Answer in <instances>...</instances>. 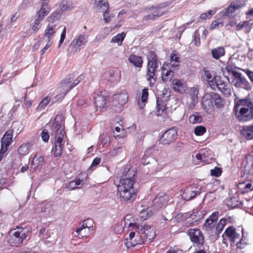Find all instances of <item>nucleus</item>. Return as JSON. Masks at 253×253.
Wrapping results in <instances>:
<instances>
[{
	"label": "nucleus",
	"mask_w": 253,
	"mask_h": 253,
	"mask_svg": "<svg viewBox=\"0 0 253 253\" xmlns=\"http://www.w3.org/2000/svg\"><path fill=\"white\" fill-rule=\"evenodd\" d=\"M86 179L85 178L80 177H76L74 180L71 181L66 186V188L69 190H73L76 188H80L84 184Z\"/></svg>",
	"instance_id": "obj_26"
},
{
	"label": "nucleus",
	"mask_w": 253,
	"mask_h": 253,
	"mask_svg": "<svg viewBox=\"0 0 253 253\" xmlns=\"http://www.w3.org/2000/svg\"><path fill=\"white\" fill-rule=\"evenodd\" d=\"M42 20L36 18L31 24V30L33 33H36L42 27Z\"/></svg>",
	"instance_id": "obj_47"
},
{
	"label": "nucleus",
	"mask_w": 253,
	"mask_h": 253,
	"mask_svg": "<svg viewBox=\"0 0 253 253\" xmlns=\"http://www.w3.org/2000/svg\"><path fill=\"white\" fill-rule=\"evenodd\" d=\"M128 227L141 231L144 234L146 238L150 241L152 240L156 237L155 230L150 225H140L137 223H130Z\"/></svg>",
	"instance_id": "obj_10"
},
{
	"label": "nucleus",
	"mask_w": 253,
	"mask_h": 253,
	"mask_svg": "<svg viewBox=\"0 0 253 253\" xmlns=\"http://www.w3.org/2000/svg\"><path fill=\"white\" fill-rule=\"evenodd\" d=\"M94 101L97 109L104 108L108 101V97L105 91H97L94 93Z\"/></svg>",
	"instance_id": "obj_13"
},
{
	"label": "nucleus",
	"mask_w": 253,
	"mask_h": 253,
	"mask_svg": "<svg viewBox=\"0 0 253 253\" xmlns=\"http://www.w3.org/2000/svg\"><path fill=\"white\" fill-rule=\"evenodd\" d=\"M246 160L248 163H252L253 165V147L252 152L246 156Z\"/></svg>",
	"instance_id": "obj_64"
},
{
	"label": "nucleus",
	"mask_w": 253,
	"mask_h": 253,
	"mask_svg": "<svg viewBox=\"0 0 253 253\" xmlns=\"http://www.w3.org/2000/svg\"><path fill=\"white\" fill-rule=\"evenodd\" d=\"M170 96V92L169 90L166 91L165 93L160 94L157 99V110L156 114L158 116H162L166 114L167 103L168 98Z\"/></svg>",
	"instance_id": "obj_8"
},
{
	"label": "nucleus",
	"mask_w": 253,
	"mask_h": 253,
	"mask_svg": "<svg viewBox=\"0 0 253 253\" xmlns=\"http://www.w3.org/2000/svg\"><path fill=\"white\" fill-rule=\"evenodd\" d=\"M165 204V199L163 197H156L153 201V206L156 210L161 209Z\"/></svg>",
	"instance_id": "obj_41"
},
{
	"label": "nucleus",
	"mask_w": 253,
	"mask_h": 253,
	"mask_svg": "<svg viewBox=\"0 0 253 253\" xmlns=\"http://www.w3.org/2000/svg\"><path fill=\"white\" fill-rule=\"evenodd\" d=\"M88 42V36L80 34L76 36L70 43L68 51L75 53L83 49Z\"/></svg>",
	"instance_id": "obj_6"
},
{
	"label": "nucleus",
	"mask_w": 253,
	"mask_h": 253,
	"mask_svg": "<svg viewBox=\"0 0 253 253\" xmlns=\"http://www.w3.org/2000/svg\"><path fill=\"white\" fill-rule=\"evenodd\" d=\"M238 69L243 71L244 73H245L250 81L253 84V71H252L248 69Z\"/></svg>",
	"instance_id": "obj_56"
},
{
	"label": "nucleus",
	"mask_w": 253,
	"mask_h": 253,
	"mask_svg": "<svg viewBox=\"0 0 253 253\" xmlns=\"http://www.w3.org/2000/svg\"><path fill=\"white\" fill-rule=\"evenodd\" d=\"M148 91L147 88H144L142 91L141 95V102L142 103H145L148 97Z\"/></svg>",
	"instance_id": "obj_58"
},
{
	"label": "nucleus",
	"mask_w": 253,
	"mask_h": 253,
	"mask_svg": "<svg viewBox=\"0 0 253 253\" xmlns=\"http://www.w3.org/2000/svg\"><path fill=\"white\" fill-rule=\"evenodd\" d=\"M97 7L99 9L102 8V10L108 11L109 8V3L105 0H100L97 4Z\"/></svg>",
	"instance_id": "obj_52"
},
{
	"label": "nucleus",
	"mask_w": 253,
	"mask_h": 253,
	"mask_svg": "<svg viewBox=\"0 0 253 253\" xmlns=\"http://www.w3.org/2000/svg\"><path fill=\"white\" fill-rule=\"evenodd\" d=\"M212 103L209 93L206 94L203 98L202 104L203 109L207 113L210 114L212 111Z\"/></svg>",
	"instance_id": "obj_23"
},
{
	"label": "nucleus",
	"mask_w": 253,
	"mask_h": 253,
	"mask_svg": "<svg viewBox=\"0 0 253 253\" xmlns=\"http://www.w3.org/2000/svg\"><path fill=\"white\" fill-rule=\"evenodd\" d=\"M223 26V21L220 19H217L215 20L212 22L211 23L209 29L210 30H213L216 28H217L219 26L222 27Z\"/></svg>",
	"instance_id": "obj_51"
},
{
	"label": "nucleus",
	"mask_w": 253,
	"mask_h": 253,
	"mask_svg": "<svg viewBox=\"0 0 253 253\" xmlns=\"http://www.w3.org/2000/svg\"><path fill=\"white\" fill-rule=\"evenodd\" d=\"M189 121L191 124L200 123L202 121V117L197 112H195L189 117Z\"/></svg>",
	"instance_id": "obj_48"
},
{
	"label": "nucleus",
	"mask_w": 253,
	"mask_h": 253,
	"mask_svg": "<svg viewBox=\"0 0 253 253\" xmlns=\"http://www.w3.org/2000/svg\"><path fill=\"white\" fill-rule=\"evenodd\" d=\"M168 64L164 63L162 68V78L165 82L170 81L173 77V73L170 69H167Z\"/></svg>",
	"instance_id": "obj_27"
},
{
	"label": "nucleus",
	"mask_w": 253,
	"mask_h": 253,
	"mask_svg": "<svg viewBox=\"0 0 253 253\" xmlns=\"http://www.w3.org/2000/svg\"><path fill=\"white\" fill-rule=\"evenodd\" d=\"M128 61L136 67L141 68L142 67L143 60L140 56L131 54L128 57Z\"/></svg>",
	"instance_id": "obj_37"
},
{
	"label": "nucleus",
	"mask_w": 253,
	"mask_h": 253,
	"mask_svg": "<svg viewBox=\"0 0 253 253\" xmlns=\"http://www.w3.org/2000/svg\"><path fill=\"white\" fill-rule=\"evenodd\" d=\"M205 150H201L200 153L196 155V158L199 163H209L211 157L209 158V155L205 153Z\"/></svg>",
	"instance_id": "obj_38"
},
{
	"label": "nucleus",
	"mask_w": 253,
	"mask_h": 253,
	"mask_svg": "<svg viewBox=\"0 0 253 253\" xmlns=\"http://www.w3.org/2000/svg\"><path fill=\"white\" fill-rule=\"evenodd\" d=\"M72 76H70L69 77H67L61 83V90H60L61 94L57 95L53 102L55 101H61L65 95L74 86L77 85L79 84V83L84 80V74H82L78 77V78L75 80L72 84H69L73 80Z\"/></svg>",
	"instance_id": "obj_4"
},
{
	"label": "nucleus",
	"mask_w": 253,
	"mask_h": 253,
	"mask_svg": "<svg viewBox=\"0 0 253 253\" xmlns=\"http://www.w3.org/2000/svg\"><path fill=\"white\" fill-rule=\"evenodd\" d=\"M200 193V190L197 189L194 190L192 186H190L185 189L182 196L185 200L189 201L199 195Z\"/></svg>",
	"instance_id": "obj_24"
},
{
	"label": "nucleus",
	"mask_w": 253,
	"mask_h": 253,
	"mask_svg": "<svg viewBox=\"0 0 253 253\" xmlns=\"http://www.w3.org/2000/svg\"><path fill=\"white\" fill-rule=\"evenodd\" d=\"M204 75L206 79L208 82L209 85L211 87L214 85V81L217 76L214 75V74L208 70H204Z\"/></svg>",
	"instance_id": "obj_40"
},
{
	"label": "nucleus",
	"mask_w": 253,
	"mask_h": 253,
	"mask_svg": "<svg viewBox=\"0 0 253 253\" xmlns=\"http://www.w3.org/2000/svg\"><path fill=\"white\" fill-rule=\"evenodd\" d=\"M66 35V27H64L63 29V31L61 33V36H60V39L58 43V47H60L61 45L63 43V41H64L65 37Z\"/></svg>",
	"instance_id": "obj_60"
},
{
	"label": "nucleus",
	"mask_w": 253,
	"mask_h": 253,
	"mask_svg": "<svg viewBox=\"0 0 253 253\" xmlns=\"http://www.w3.org/2000/svg\"><path fill=\"white\" fill-rule=\"evenodd\" d=\"M187 234L194 246L200 248L203 246L205 238L200 229L198 228L189 229L187 231Z\"/></svg>",
	"instance_id": "obj_9"
},
{
	"label": "nucleus",
	"mask_w": 253,
	"mask_h": 253,
	"mask_svg": "<svg viewBox=\"0 0 253 253\" xmlns=\"http://www.w3.org/2000/svg\"><path fill=\"white\" fill-rule=\"evenodd\" d=\"M44 164V158L42 156L35 155L31 163L32 169H40Z\"/></svg>",
	"instance_id": "obj_31"
},
{
	"label": "nucleus",
	"mask_w": 253,
	"mask_h": 253,
	"mask_svg": "<svg viewBox=\"0 0 253 253\" xmlns=\"http://www.w3.org/2000/svg\"><path fill=\"white\" fill-rule=\"evenodd\" d=\"M50 9L47 3H44L37 13V17L43 20L50 12Z\"/></svg>",
	"instance_id": "obj_35"
},
{
	"label": "nucleus",
	"mask_w": 253,
	"mask_h": 253,
	"mask_svg": "<svg viewBox=\"0 0 253 253\" xmlns=\"http://www.w3.org/2000/svg\"><path fill=\"white\" fill-rule=\"evenodd\" d=\"M211 100L212 103L218 108H221L224 105V100L220 96V95L216 93L211 92L209 93Z\"/></svg>",
	"instance_id": "obj_33"
},
{
	"label": "nucleus",
	"mask_w": 253,
	"mask_h": 253,
	"mask_svg": "<svg viewBox=\"0 0 253 253\" xmlns=\"http://www.w3.org/2000/svg\"><path fill=\"white\" fill-rule=\"evenodd\" d=\"M53 43L52 41L47 40L45 46L40 51L41 55H42L45 51L49 48Z\"/></svg>",
	"instance_id": "obj_59"
},
{
	"label": "nucleus",
	"mask_w": 253,
	"mask_h": 253,
	"mask_svg": "<svg viewBox=\"0 0 253 253\" xmlns=\"http://www.w3.org/2000/svg\"><path fill=\"white\" fill-rule=\"evenodd\" d=\"M128 94L126 91L123 90L119 93H117L113 96V101L115 105L122 106L128 101Z\"/></svg>",
	"instance_id": "obj_20"
},
{
	"label": "nucleus",
	"mask_w": 253,
	"mask_h": 253,
	"mask_svg": "<svg viewBox=\"0 0 253 253\" xmlns=\"http://www.w3.org/2000/svg\"><path fill=\"white\" fill-rule=\"evenodd\" d=\"M206 131V128L201 126H197L194 129V133L197 136L203 135Z\"/></svg>",
	"instance_id": "obj_53"
},
{
	"label": "nucleus",
	"mask_w": 253,
	"mask_h": 253,
	"mask_svg": "<svg viewBox=\"0 0 253 253\" xmlns=\"http://www.w3.org/2000/svg\"><path fill=\"white\" fill-rule=\"evenodd\" d=\"M154 151V149L152 147L148 148L145 150L144 155L141 159V163L143 165H146L151 163L156 164L155 160L151 157Z\"/></svg>",
	"instance_id": "obj_22"
},
{
	"label": "nucleus",
	"mask_w": 253,
	"mask_h": 253,
	"mask_svg": "<svg viewBox=\"0 0 253 253\" xmlns=\"http://www.w3.org/2000/svg\"><path fill=\"white\" fill-rule=\"evenodd\" d=\"M217 88L225 96L229 97L231 95V88L228 84L225 83L223 85L221 84Z\"/></svg>",
	"instance_id": "obj_45"
},
{
	"label": "nucleus",
	"mask_w": 253,
	"mask_h": 253,
	"mask_svg": "<svg viewBox=\"0 0 253 253\" xmlns=\"http://www.w3.org/2000/svg\"><path fill=\"white\" fill-rule=\"evenodd\" d=\"M212 57L215 59H218L225 54V50L223 47H218L213 48L211 50Z\"/></svg>",
	"instance_id": "obj_42"
},
{
	"label": "nucleus",
	"mask_w": 253,
	"mask_h": 253,
	"mask_svg": "<svg viewBox=\"0 0 253 253\" xmlns=\"http://www.w3.org/2000/svg\"><path fill=\"white\" fill-rule=\"evenodd\" d=\"M57 26V24L54 22L49 23L44 32V38L46 39L47 40L53 41V38L58 30Z\"/></svg>",
	"instance_id": "obj_19"
},
{
	"label": "nucleus",
	"mask_w": 253,
	"mask_h": 253,
	"mask_svg": "<svg viewBox=\"0 0 253 253\" xmlns=\"http://www.w3.org/2000/svg\"><path fill=\"white\" fill-rule=\"evenodd\" d=\"M32 233L31 228L28 226L25 227H17L11 231V235L8 240L11 246L19 247L22 245L24 240L29 237Z\"/></svg>",
	"instance_id": "obj_3"
},
{
	"label": "nucleus",
	"mask_w": 253,
	"mask_h": 253,
	"mask_svg": "<svg viewBox=\"0 0 253 253\" xmlns=\"http://www.w3.org/2000/svg\"><path fill=\"white\" fill-rule=\"evenodd\" d=\"M64 117L62 115H57L51 127V135H55L54 155L58 157L63 153L65 144V131L63 126Z\"/></svg>",
	"instance_id": "obj_1"
},
{
	"label": "nucleus",
	"mask_w": 253,
	"mask_h": 253,
	"mask_svg": "<svg viewBox=\"0 0 253 253\" xmlns=\"http://www.w3.org/2000/svg\"><path fill=\"white\" fill-rule=\"evenodd\" d=\"M173 89L180 93H183L186 88V86L183 80L174 79L172 81Z\"/></svg>",
	"instance_id": "obj_30"
},
{
	"label": "nucleus",
	"mask_w": 253,
	"mask_h": 253,
	"mask_svg": "<svg viewBox=\"0 0 253 253\" xmlns=\"http://www.w3.org/2000/svg\"><path fill=\"white\" fill-rule=\"evenodd\" d=\"M41 137L42 138V140L45 142H46L49 140V134L47 131H46L45 129L43 130L41 134Z\"/></svg>",
	"instance_id": "obj_62"
},
{
	"label": "nucleus",
	"mask_w": 253,
	"mask_h": 253,
	"mask_svg": "<svg viewBox=\"0 0 253 253\" xmlns=\"http://www.w3.org/2000/svg\"><path fill=\"white\" fill-rule=\"evenodd\" d=\"M38 206L37 209L39 212H45L47 214L52 213L53 208L50 204L43 203Z\"/></svg>",
	"instance_id": "obj_36"
},
{
	"label": "nucleus",
	"mask_w": 253,
	"mask_h": 253,
	"mask_svg": "<svg viewBox=\"0 0 253 253\" xmlns=\"http://www.w3.org/2000/svg\"><path fill=\"white\" fill-rule=\"evenodd\" d=\"M193 42L196 46H199L200 44V39L198 30H196L194 32Z\"/></svg>",
	"instance_id": "obj_57"
},
{
	"label": "nucleus",
	"mask_w": 253,
	"mask_h": 253,
	"mask_svg": "<svg viewBox=\"0 0 253 253\" xmlns=\"http://www.w3.org/2000/svg\"><path fill=\"white\" fill-rule=\"evenodd\" d=\"M233 77L231 84L236 88H242L247 91L252 89L251 84L241 73L234 72Z\"/></svg>",
	"instance_id": "obj_7"
},
{
	"label": "nucleus",
	"mask_w": 253,
	"mask_h": 253,
	"mask_svg": "<svg viewBox=\"0 0 253 253\" xmlns=\"http://www.w3.org/2000/svg\"><path fill=\"white\" fill-rule=\"evenodd\" d=\"M118 192L121 201L131 203L136 199L137 190L135 189H118Z\"/></svg>",
	"instance_id": "obj_11"
},
{
	"label": "nucleus",
	"mask_w": 253,
	"mask_h": 253,
	"mask_svg": "<svg viewBox=\"0 0 253 253\" xmlns=\"http://www.w3.org/2000/svg\"><path fill=\"white\" fill-rule=\"evenodd\" d=\"M234 112L240 121L251 120L253 119V103L249 99H235Z\"/></svg>",
	"instance_id": "obj_2"
},
{
	"label": "nucleus",
	"mask_w": 253,
	"mask_h": 253,
	"mask_svg": "<svg viewBox=\"0 0 253 253\" xmlns=\"http://www.w3.org/2000/svg\"><path fill=\"white\" fill-rule=\"evenodd\" d=\"M84 221L81 226L78 227L76 230L77 236L79 238L83 237H87L91 233L90 228L88 227Z\"/></svg>",
	"instance_id": "obj_25"
},
{
	"label": "nucleus",
	"mask_w": 253,
	"mask_h": 253,
	"mask_svg": "<svg viewBox=\"0 0 253 253\" xmlns=\"http://www.w3.org/2000/svg\"><path fill=\"white\" fill-rule=\"evenodd\" d=\"M147 79L151 86L156 82L155 72L158 67V63L155 53L150 51L148 57Z\"/></svg>",
	"instance_id": "obj_5"
},
{
	"label": "nucleus",
	"mask_w": 253,
	"mask_h": 253,
	"mask_svg": "<svg viewBox=\"0 0 253 253\" xmlns=\"http://www.w3.org/2000/svg\"><path fill=\"white\" fill-rule=\"evenodd\" d=\"M177 135V130L174 128H172L164 132L160 138L161 143L166 145L173 142L176 139Z\"/></svg>",
	"instance_id": "obj_14"
},
{
	"label": "nucleus",
	"mask_w": 253,
	"mask_h": 253,
	"mask_svg": "<svg viewBox=\"0 0 253 253\" xmlns=\"http://www.w3.org/2000/svg\"><path fill=\"white\" fill-rule=\"evenodd\" d=\"M59 18V14L57 12L52 13L50 16L47 18L49 21L53 22V21L58 19Z\"/></svg>",
	"instance_id": "obj_63"
},
{
	"label": "nucleus",
	"mask_w": 253,
	"mask_h": 253,
	"mask_svg": "<svg viewBox=\"0 0 253 253\" xmlns=\"http://www.w3.org/2000/svg\"><path fill=\"white\" fill-rule=\"evenodd\" d=\"M241 134L247 139H253V124L243 126Z\"/></svg>",
	"instance_id": "obj_29"
},
{
	"label": "nucleus",
	"mask_w": 253,
	"mask_h": 253,
	"mask_svg": "<svg viewBox=\"0 0 253 253\" xmlns=\"http://www.w3.org/2000/svg\"><path fill=\"white\" fill-rule=\"evenodd\" d=\"M170 64L172 67H176L180 63L179 55L175 51L172 52L170 54Z\"/></svg>",
	"instance_id": "obj_43"
},
{
	"label": "nucleus",
	"mask_w": 253,
	"mask_h": 253,
	"mask_svg": "<svg viewBox=\"0 0 253 253\" xmlns=\"http://www.w3.org/2000/svg\"><path fill=\"white\" fill-rule=\"evenodd\" d=\"M218 214V212H213L210 217L206 220L203 225L204 228L207 230H210L211 229V224L213 222L217 220Z\"/></svg>",
	"instance_id": "obj_34"
},
{
	"label": "nucleus",
	"mask_w": 253,
	"mask_h": 253,
	"mask_svg": "<svg viewBox=\"0 0 253 253\" xmlns=\"http://www.w3.org/2000/svg\"><path fill=\"white\" fill-rule=\"evenodd\" d=\"M199 93L198 89L197 87H192L190 89L189 95L191 98V104L189 105V109L194 108L195 104L198 102V95Z\"/></svg>",
	"instance_id": "obj_32"
},
{
	"label": "nucleus",
	"mask_w": 253,
	"mask_h": 253,
	"mask_svg": "<svg viewBox=\"0 0 253 253\" xmlns=\"http://www.w3.org/2000/svg\"><path fill=\"white\" fill-rule=\"evenodd\" d=\"M164 4L151 6L149 8L150 14L144 17L145 20H154L166 13Z\"/></svg>",
	"instance_id": "obj_12"
},
{
	"label": "nucleus",
	"mask_w": 253,
	"mask_h": 253,
	"mask_svg": "<svg viewBox=\"0 0 253 253\" xmlns=\"http://www.w3.org/2000/svg\"><path fill=\"white\" fill-rule=\"evenodd\" d=\"M33 144L31 143L22 144L18 148V154L22 156L28 154Z\"/></svg>",
	"instance_id": "obj_39"
},
{
	"label": "nucleus",
	"mask_w": 253,
	"mask_h": 253,
	"mask_svg": "<svg viewBox=\"0 0 253 253\" xmlns=\"http://www.w3.org/2000/svg\"><path fill=\"white\" fill-rule=\"evenodd\" d=\"M240 184H245V188L246 190V192L251 191L253 190V182H249L247 183L245 182L244 183H239Z\"/></svg>",
	"instance_id": "obj_61"
},
{
	"label": "nucleus",
	"mask_w": 253,
	"mask_h": 253,
	"mask_svg": "<svg viewBox=\"0 0 253 253\" xmlns=\"http://www.w3.org/2000/svg\"><path fill=\"white\" fill-rule=\"evenodd\" d=\"M135 175L127 177V175H122L119 181L118 189H134L133 185L135 182Z\"/></svg>",
	"instance_id": "obj_15"
},
{
	"label": "nucleus",
	"mask_w": 253,
	"mask_h": 253,
	"mask_svg": "<svg viewBox=\"0 0 253 253\" xmlns=\"http://www.w3.org/2000/svg\"><path fill=\"white\" fill-rule=\"evenodd\" d=\"M218 10V8L215 7L211 10H208L207 12L201 14L199 19L202 20H206L210 19Z\"/></svg>",
	"instance_id": "obj_44"
},
{
	"label": "nucleus",
	"mask_w": 253,
	"mask_h": 253,
	"mask_svg": "<svg viewBox=\"0 0 253 253\" xmlns=\"http://www.w3.org/2000/svg\"><path fill=\"white\" fill-rule=\"evenodd\" d=\"M127 241L126 243V245L127 248H129L131 247H134L137 245H141L143 244L144 240L141 236L137 233L135 234L134 232H131L129 235V238L126 239Z\"/></svg>",
	"instance_id": "obj_16"
},
{
	"label": "nucleus",
	"mask_w": 253,
	"mask_h": 253,
	"mask_svg": "<svg viewBox=\"0 0 253 253\" xmlns=\"http://www.w3.org/2000/svg\"><path fill=\"white\" fill-rule=\"evenodd\" d=\"M226 83L224 82L223 80H222L220 77L217 76L216 78H215V80L214 81V85L213 86H211V88L213 89H215V87H219V85H221V84L223 85Z\"/></svg>",
	"instance_id": "obj_54"
},
{
	"label": "nucleus",
	"mask_w": 253,
	"mask_h": 253,
	"mask_svg": "<svg viewBox=\"0 0 253 253\" xmlns=\"http://www.w3.org/2000/svg\"><path fill=\"white\" fill-rule=\"evenodd\" d=\"M245 5V2L241 0H237L231 2L229 6L226 9V11H221L220 14L222 15L230 16L237 10L243 7Z\"/></svg>",
	"instance_id": "obj_17"
},
{
	"label": "nucleus",
	"mask_w": 253,
	"mask_h": 253,
	"mask_svg": "<svg viewBox=\"0 0 253 253\" xmlns=\"http://www.w3.org/2000/svg\"><path fill=\"white\" fill-rule=\"evenodd\" d=\"M125 129L121 126H116L113 133L115 137H123L125 135Z\"/></svg>",
	"instance_id": "obj_50"
},
{
	"label": "nucleus",
	"mask_w": 253,
	"mask_h": 253,
	"mask_svg": "<svg viewBox=\"0 0 253 253\" xmlns=\"http://www.w3.org/2000/svg\"><path fill=\"white\" fill-rule=\"evenodd\" d=\"M50 101V97L47 96L45 97L39 103V105L37 107L38 111H41L44 109L46 106L48 104Z\"/></svg>",
	"instance_id": "obj_49"
},
{
	"label": "nucleus",
	"mask_w": 253,
	"mask_h": 253,
	"mask_svg": "<svg viewBox=\"0 0 253 253\" xmlns=\"http://www.w3.org/2000/svg\"><path fill=\"white\" fill-rule=\"evenodd\" d=\"M13 131L11 129L7 130L1 140V152H5L12 142Z\"/></svg>",
	"instance_id": "obj_18"
},
{
	"label": "nucleus",
	"mask_w": 253,
	"mask_h": 253,
	"mask_svg": "<svg viewBox=\"0 0 253 253\" xmlns=\"http://www.w3.org/2000/svg\"><path fill=\"white\" fill-rule=\"evenodd\" d=\"M7 176H0V190L2 188H7L13 183L14 177L10 175Z\"/></svg>",
	"instance_id": "obj_28"
},
{
	"label": "nucleus",
	"mask_w": 253,
	"mask_h": 253,
	"mask_svg": "<svg viewBox=\"0 0 253 253\" xmlns=\"http://www.w3.org/2000/svg\"><path fill=\"white\" fill-rule=\"evenodd\" d=\"M152 215L151 213H149L147 210L141 211L139 214V216L142 220H146L149 218Z\"/></svg>",
	"instance_id": "obj_55"
},
{
	"label": "nucleus",
	"mask_w": 253,
	"mask_h": 253,
	"mask_svg": "<svg viewBox=\"0 0 253 253\" xmlns=\"http://www.w3.org/2000/svg\"><path fill=\"white\" fill-rule=\"evenodd\" d=\"M224 235L232 243H234L236 240L240 239V234L237 233L236 229L233 226H230L226 229L222 235V237H224Z\"/></svg>",
	"instance_id": "obj_21"
},
{
	"label": "nucleus",
	"mask_w": 253,
	"mask_h": 253,
	"mask_svg": "<svg viewBox=\"0 0 253 253\" xmlns=\"http://www.w3.org/2000/svg\"><path fill=\"white\" fill-rule=\"evenodd\" d=\"M126 34L124 32L117 34L111 39V43H117L118 45H121L122 42L126 37Z\"/></svg>",
	"instance_id": "obj_46"
}]
</instances>
